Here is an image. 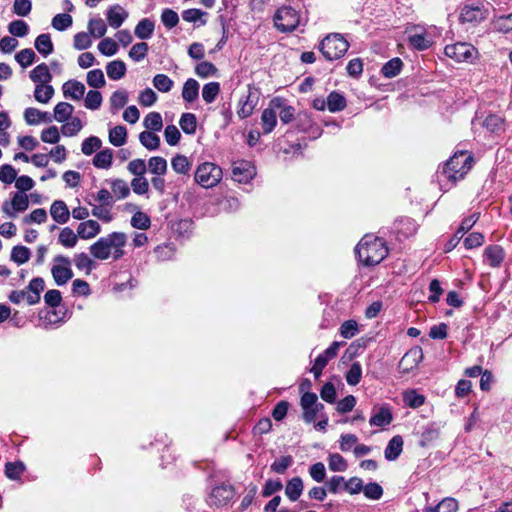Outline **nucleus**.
<instances>
[{"mask_svg": "<svg viewBox=\"0 0 512 512\" xmlns=\"http://www.w3.org/2000/svg\"><path fill=\"white\" fill-rule=\"evenodd\" d=\"M127 235L124 232H112L100 237L89 250L98 260H107L110 257L117 261L125 255L124 247L127 244Z\"/></svg>", "mask_w": 512, "mask_h": 512, "instance_id": "1", "label": "nucleus"}, {"mask_svg": "<svg viewBox=\"0 0 512 512\" xmlns=\"http://www.w3.org/2000/svg\"><path fill=\"white\" fill-rule=\"evenodd\" d=\"M356 254L365 266L379 264L388 254L385 242L372 235H365L356 246Z\"/></svg>", "mask_w": 512, "mask_h": 512, "instance_id": "2", "label": "nucleus"}, {"mask_svg": "<svg viewBox=\"0 0 512 512\" xmlns=\"http://www.w3.org/2000/svg\"><path fill=\"white\" fill-rule=\"evenodd\" d=\"M473 157L466 151L456 152L442 167L440 173L455 183L464 178L472 168Z\"/></svg>", "mask_w": 512, "mask_h": 512, "instance_id": "3", "label": "nucleus"}, {"mask_svg": "<svg viewBox=\"0 0 512 512\" xmlns=\"http://www.w3.org/2000/svg\"><path fill=\"white\" fill-rule=\"evenodd\" d=\"M348 48V41L338 33L326 36L320 43V51L329 61L337 60L343 57Z\"/></svg>", "mask_w": 512, "mask_h": 512, "instance_id": "4", "label": "nucleus"}, {"mask_svg": "<svg viewBox=\"0 0 512 512\" xmlns=\"http://www.w3.org/2000/svg\"><path fill=\"white\" fill-rule=\"evenodd\" d=\"M488 17V9L484 2L472 0L461 7L459 21L462 24L476 26Z\"/></svg>", "mask_w": 512, "mask_h": 512, "instance_id": "5", "label": "nucleus"}, {"mask_svg": "<svg viewBox=\"0 0 512 512\" xmlns=\"http://www.w3.org/2000/svg\"><path fill=\"white\" fill-rule=\"evenodd\" d=\"M222 176V169L218 165L204 162L197 167L194 178L203 188H212L221 181Z\"/></svg>", "mask_w": 512, "mask_h": 512, "instance_id": "6", "label": "nucleus"}, {"mask_svg": "<svg viewBox=\"0 0 512 512\" xmlns=\"http://www.w3.org/2000/svg\"><path fill=\"white\" fill-rule=\"evenodd\" d=\"M300 23V17L295 9L290 6L280 7L274 15V24L280 32H292Z\"/></svg>", "mask_w": 512, "mask_h": 512, "instance_id": "7", "label": "nucleus"}, {"mask_svg": "<svg viewBox=\"0 0 512 512\" xmlns=\"http://www.w3.org/2000/svg\"><path fill=\"white\" fill-rule=\"evenodd\" d=\"M445 55L457 62L472 63L478 58V50L466 42H458L447 45L444 49Z\"/></svg>", "mask_w": 512, "mask_h": 512, "instance_id": "8", "label": "nucleus"}, {"mask_svg": "<svg viewBox=\"0 0 512 512\" xmlns=\"http://www.w3.org/2000/svg\"><path fill=\"white\" fill-rule=\"evenodd\" d=\"M55 265L51 268V273L57 285H65L72 277L73 272L70 268L71 261L68 257L57 255L54 257Z\"/></svg>", "mask_w": 512, "mask_h": 512, "instance_id": "9", "label": "nucleus"}, {"mask_svg": "<svg viewBox=\"0 0 512 512\" xmlns=\"http://www.w3.org/2000/svg\"><path fill=\"white\" fill-rule=\"evenodd\" d=\"M300 404L303 409V419L307 423L314 422L318 413L324 409V405L317 401V395L312 392L304 393Z\"/></svg>", "mask_w": 512, "mask_h": 512, "instance_id": "10", "label": "nucleus"}, {"mask_svg": "<svg viewBox=\"0 0 512 512\" xmlns=\"http://www.w3.org/2000/svg\"><path fill=\"white\" fill-rule=\"evenodd\" d=\"M29 206V199L25 193L16 192L10 201H4L2 211L10 218H15L17 213L24 212Z\"/></svg>", "mask_w": 512, "mask_h": 512, "instance_id": "11", "label": "nucleus"}, {"mask_svg": "<svg viewBox=\"0 0 512 512\" xmlns=\"http://www.w3.org/2000/svg\"><path fill=\"white\" fill-rule=\"evenodd\" d=\"M423 360V350L419 346H415L408 350L399 362V370L401 373L407 374L413 371Z\"/></svg>", "mask_w": 512, "mask_h": 512, "instance_id": "12", "label": "nucleus"}, {"mask_svg": "<svg viewBox=\"0 0 512 512\" xmlns=\"http://www.w3.org/2000/svg\"><path fill=\"white\" fill-rule=\"evenodd\" d=\"M258 100V90L249 85L247 94L244 97H242L239 101V109L237 111L238 116L241 119L249 117L253 113V110L256 107Z\"/></svg>", "mask_w": 512, "mask_h": 512, "instance_id": "13", "label": "nucleus"}, {"mask_svg": "<svg viewBox=\"0 0 512 512\" xmlns=\"http://www.w3.org/2000/svg\"><path fill=\"white\" fill-rule=\"evenodd\" d=\"M255 175V168L249 163L242 161L232 168V177L239 183H247Z\"/></svg>", "mask_w": 512, "mask_h": 512, "instance_id": "14", "label": "nucleus"}, {"mask_svg": "<svg viewBox=\"0 0 512 512\" xmlns=\"http://www.w3.org/2000/svg\"><path fill=\"white\" fill-rule=\"evenodd\" d=\"M85 90V85L77 80H68L62 86L64 97L76 101L81 100L83 98Z\"/></svg>", "mask_w": 512, "mask_h": 512, "instance_id": "15", "label": "nucleus"}, {"mask_svg": "<svg viewBox=\"0 0 512 512\" xmlns=\"http://www.w3.org/2000/svg\"><path fill=\"white\" fill-rule=\"evenodd\" d=\"M106 17L109 26L114 29L119 28L123 22L128 18V13L119 4L112 5L106 12Z\"/></svg>", "mask_w": 512, "mask_h": 512, "instance_id": "16", "label": "nucleus"}, {"mask_svg": "<svg viewBox=\"0 0 512 512\" xmlns=\"http://www.w3.org/2000/svg\"><path fill=\"white\" fill-rule=\"evenodd\" d=\"M393 420L391 409L388 406H382L374 409L369 423L371 426L384 427L389 425Z\"/></svg>", "mask_w": 512, "mask_h": 512, "instance_id": "17", "label": "nucleus"}, {"mask_svg": "<svg viewBox=\"0 0 512 512\" xmlns=\"http://www.w3.org/2000/svg\"><path fill=\"white\" fill-rule=\"evenodd\" d=\"M50 214L53 220L59 224H65L70 217V211L62 200H55L50 207Z\"/></svg>", "mask_w": 512, "mask_h": 512, "instance_id": "18", "label": "nucleus"}, {"mask_svg": "<svg viewBox=\"0 0 512 512\" xmlns=\"http://www.w3.org/2000/svg\"><path fill=\"white\" fill-rule=\"evenodd\" d=\"M101 232L100 224L95 220L81 222L77 227V235L81 239H91Z\"/></svg>", "mask_w": 512, "mask_h": 512, "instance_id": "19", "label": "nucleus"}, {"mask_svg": "<svg viewBox=\"0 0 512 512\" xmlns=\"http://www.w3.org/2000/svg\"><path fill=\"white\" fill-rule=\"evenodd\" d=\"M44 288L45 283L41 277L33 278L27 287V291L29 292L27 295V303L29 305L38 303L40 301V293Z\"/></svg>", "mask_w": 512, "mask_h": 512, "instance_id": "20", "label": "nucleus"}, {"mask_svg": "<svg viewBox=\"0 0 512 512\" xmlns=\"http://www.w3.org/2000/svg\"><path fill=\"white\" fill-rule=\"evenodd\" d=\"M504 256V250L499 245L488 246L484 251L485 260L492 267H499L504 259Z\"/></svg>", "mask_w": 512, "mask_h": 512, "instance_id": "21", "label": "nucleus"}, {"mask_svg": "<svg viewBox=\"0 0 512 512\" xmlns=\"http://www.w3.org/2000/svg\"><path fill=\"white\" fill-rule=\"evenodd\" d=\"M403 444L404 442L400 435H396L390 439L384 451L385 458L388 461L396 460L402 453Z\"/></svg>", "mask_w": 512, "mask_h": 512, "instance_id": "22", "label": "nucleus"}, {"mask_svg": "<svg viewBox=\"0 0 512 512\" xmlns=\"http://www.w3.org/2000/svg\"><path fill=\"white\" fill-rule=\"evenodd\" d=\"M30 79L36 84H48L52 80L48 65L45 63L37 65L30 72Z\"/></svg>", "mask_w": 512, "mask_h": 512, "instance_id": "23", "label": "nucleus"}, {"mask_svg": "<svg viewBox=\"0 0 512 512\" xmlns=\"http://www.w3.org/2000/svg\"><path fill=\"white\" fill-rule=\"evenodd\" d=\"M303 481L300 477H293L290 479L285 487V495L291 500L296 501L299 499L303 492Z\"/></svg>", "mask_w": 512, "mask_h": 512, "instance_id": "24", "label": "nucleus"}, {"mask_svg": "<svg viewBox=\"0 0 512 512\" xmlns=\"http://www.w3.org/2000/svg\"><path fill=\"white\" fill-rule=\"evenodd\" d=\"M155 29V24L149 18H144L138 22L135 27L134 33L137 38L146 40L151 38Z\"/></svg>", "mask_w": 512, "mask_h": 512, "instance_id": "25", "label": "nucleus"}, {"mask_svg": "<svg viewBox=\"0 0 512 512\" xmlns=\"http://www.w3.org/2000/svg\"><path fill=\"white\" fill-rule=\"evenodd\" d=\"M417 230L415 222L410 218H404L395 223V231L400 237L408 238Z\"/></svg>", "mask_w": 512, "mask_h": 512, "instance_id": "26", "label": "nucleus"}, {"mask_svg": "<svg viewBox=\"0 0 512 512\" xmlns=\"http://www.w3.org/2000/svg\"><path fill=\"white\" fill-rule=\"evenodd\" d=\"M74 107L67 102H59L54 108L53 118L57 122L63 123L69 120L73 114Z\"/></svg>", "mask_w": 512, "mask_h": 512, "instance_id": "27", "label": "nucleus"}, {"mask_svg": "<svg viewBox=\"0 0 512 512\" xmlns=\"http://www.w3.org/2000/svg\"><path fill=\"white\" fill-rule=\"evenodd\" d=\"M113 151L109 148L97 152L93 158V165L99 169H108L112 165Z\"/></svg>", "mask_w": 512, "mask_h": 512, "instance_id": "28", "label": "nucleus"}, {"mask_svg": "<svg viewBox=\"0 0 512 512\" xmlns=\"http://www.w3.org/2000/svg\"><path fill=\"white\" fill-rule=\"evenodd\" d=\"M106 72L111 80H119L126 74V65L122 60H114L107 64Z\"/></svg>", "mask_w": 512, "mask_h": 512, "instance_id": "29", "label": "nucleus"}, {"mask_svg": "<svg viewBox=\"0 0 512 512\" xmlns=\"http://www.w3.org/2000/svg\"><path fill=\"white\" fill-rule=\"evenodd\" d=\"M402 67H403L402 60L398 57H395L383 65V67L381 69V74L385 78H388V79L393 78L401 72Z\"/></svg>", "mask_w": 512, "mask_h": 512, "instance_id": "30", "label": "nucleus"}, {"mask_svg": "<svg viewBox=\"0 0 512 512\" xmlns=\"http://www.w3.org/2000/svg\"><path fill=\"white\" fill-rule=\"evenodd\" d=\"M199 95V83L189 78L183 85L182 97L187 102H193L198 98Z\"/></svg>", "mask_w": 512, "mask_h": 512, "instance_id": "31", "label": "nucleus"}, {"mask_svg": "<svg viewBox=\"0 0 512 512\" xmlns=\"http://www.w3.org/2000/svg\"><path fill=\"white\" fill-rule=\"evenodd\" d=\"M127 141V129L125 126L117 125L109 131V142L115 147L124 145Z\"/></svg>", "mask_w": 512, "mask_h": 512, "instance_id": "32", "label": "nucleus"}, {"mask_svg": "<svg viewBox=\"0 0 512 512\" xmlns=\"http://www.w3.org/2000/svg\"><path fill=\"white\" fill-rule=\"evenodd\" d=\"M458 501L452 497H446L434 507H427L426 512H457Z\"/></svg>", "mask_w": 512, "mask_h": 512, "instance_id": "33", "label": "nucleus"}, {"mask_svg": "<svg viewBox=\"0 0 512 512\" xmlns=\"http://www.w3.org/2000/svg\"><path fill=\"white\" fill-rule=\"evenodd\" d=\"M35 48L44 57L50 55L54 49L50 35L40 34L35 40Z\"/></svg>", "mask_w": 512, "mask_h": 512, "instance_id": "34", "label": "nucleus"}, {"mask_svg": "<svg viewBox=\"0 0 512 512\" xmlns=\"http://www.w3.org/2000/svg\"><path fill=\"white\" fill-rule=\"evenodd\" d=\"M346 107V99L345 97L336 92H331L327 97V108L330 112H339L344 110Z\"/></svg>", "mask_w": 512, "mask_h": 512, "instance_id": "35", "label": "nucleus"}, {"mask_svg": "<svg viewBox=\"0 0 512 512\" xmlns=\"http://www.w3.org/2000/svg\"><path fill=\"white\" fill-rule=\"evenodd\" d=\"M139 141L148 150H156L160 146V138L153 131L141 132Z\"/></svg>", "mask_w": 512, "mask_h": 512, "instance_id": "36", "label": "nucleus"}, {"mask_svg": "<svg viewBox=\"0 0 512 512\" xmlns=\"http://www.w3.org/2000/svg\"><path fill=\"white\" fill-rule=\"evenodd\" d=\"M54 95V88L49 84H37L34 91L35 99L40 103H48Z\"/></svg>", "mask_w": 512, "mask_h": 512, "instance_id": "37", "label": "nucleus"}, {"mask_svg": "<svg viewBox=\"0 0 512 512\" xmlns=\"http://www.w3.org/2000/svg\"><path fill=\"white\" fill-rule=\"evenodd\" d=\"M409 43L417 50L423 51L428 49L433 41L425 33H415L409 36Z\"/></svg>", "mask_w": 512, "mask_h": 512, "instance_id": "38", "label": "nucleus"}, {"mask_svg": "<svg viewBox=\"0 0 512 512\" xmlns=\"http://www.w3.org/2000/svg\"><path fill=\"white\" fill-rule=\"evenodd\" d=\"M233 496V491L228 486H217L212 490L211 498L214 499V503L217 505H221L231 499Z\"/></svg>", "mask_w": 512, "mask_h": 512, "instance_id": "39", "label": "nucleus"}, {"mask_svg": "<svg viewBox=\"0 0 512 512\" xmlns=\"http://www.w3.org/2000/svg\"><path fill=\"white\" fill-rule=\"evenodd\" d=\"M112 194L115 200H121L129 196L130 188L126 181L115 179L111 182Z\"/></svg>", "mask_w": 512, "mask_h": 512, "instance_id": "40", "label": "nucleus"}, {"mask_svg": "<svg viewBox=\"0 0 512 512\" xmlns=\"http://www.w3.org/2000/svg\"><path fill=\"white\" fill-rule=\"evenodd\" d=\"M261 122L265 134L272 132L277 124L276 112L271 108H266L261 115Z\"/></svg>", "mask_w": 512, "mask_h": 512, "instance_id": "41", "label": "nucleus"}, {"mask_svg": "<svg viewBox=\"0 0 512 512\" xmlns=\"http://www.w3.org/2000/svg\"><path fill=\"white\" fill-rule=\"evenodd\" d=\"M179 125L184 133L192 135L197 129V119L193 113H183Z\"/></svg>", "mask_w": 512, "mask_h": 512, "instance_id": "42", "label": "nucleus"}, {"mask_svg": "<svg viewBox=\"0 0 512 512\" xmlns=\"http://www.w3.org/2000/svg\"><path fill=\"white\" fill-rule=\"evenodd\" d=\"M31 251L26 246L17 245L12 248L11 260L18 265H22L30 259Z\"/></svg>", "mask_w": 512, "mask_h": 512, "instance_id": "43", "label": "nucleus"}, {"mask_svg": "<svg viewBox=\"0 0 512 512\" xmlns=\"http://www.w3.org/2000/svg\"><path fill=\"white\" fill-rule=\"evenodd\" d=\"M128 102V93L126 90H117L110 97V107L113 113L123 108Z\"/></svg>", "mask_w": 512, "mask_h": 512, "instance_id": "44", "label": "nucleus"}, {"mask_svg": "<svg viewBox=\"0 0 512 512\" xmlns=\"http://www.w3.org/2000/svg\"><path fill=\"white\" fill-rule=\"evenodd\" d=\"M78 237L71 228L65 227L61 230L58 241L66 248H73L77 244Z\"/></svg>", "mask_w": 512, "mask_h": 512, "instance_id": "45", "label": "nucleus"}, {"mask_svg": "<svg viewBox=\"0 0 512 512\" xmlns=\"http://www.w3.org/2000/svg\"><path fill=\"white\" fill-rule=\"evenodd\" d=\"M403 401L405 405L415 409L424 404L425 397L422 394H419L416 390L412 389L403 393Z\"/></svg>", "mask_w": 512, "mask_h": 512, "instance_id": "46", "label": "nucleus"}, {"mask_svg": "<svg viewBox=\"0 0 512 512\" xmlns=\"http://www.w3.org/2000/svg\"><path fill=\"white\" fill-rule=\"evenodd\" d=\"M82 128H83L82 121L77 117H73V118H70V121L64 123L61 126V133L64 136L72 137V136L77 135L81 131Z\"/></svg>", "mask_w": 512, "mask_h": 512, "instance_id": "47", "label": "nucleus"}, {"mask_svg": "<svg viewBox=\"0 0 512 512\" xmlns=\"http://www.w3.org/2000/svg\"><path fill=\"white\" fill-rule=\"evenodd\" d=\"M328 467L333 472H345L348 463L339 453H332L328 456Z\"/></svg>", "mask_w": 512, "mask_h": 512, "instance_id": "48", "label": "nucleus"}, {"mask_svg": "<svg viewBox=\"0 0 512 512\" xmlns=\"http://www.w3.org/2000/svg\"><path fill=\"white\" fill-rule=\"evenodd\" d=\"M493 28L502 33L512 30V12L507 15L496 16L493 20Z\"/></svg>", "mask_w": 512, "mask_h": 512, "instance_id": "49", "label": "nucleus"}, {"mask_svg": "<svg viewBox=\"0 0 512 512\" xmlns=\"http://www.w3.org/2000/svg\"><path fill=\"white\" fill-rule=\"evenodd\" d=\"M143 125L150 131H160L163 126L161 114L158 112L148 113L144 118Z\"/></svg>", "mask_w": 512, "mask_h": 512, "instance_id": "50", "label": "nucleus"}, {"mask_svg": "<svg viewBox=\"0 0 512 512\" xmlns=\"http://www.w3.org/2000/svg\"><path fill=\"white\" fill-rule=\"evenodd\" d=\"M479 219V213H473L472 215L464 218L455 232V238H457V241H460V239L464 236L466 232H468L478 221Z\"/></svg>", "mask_w": 512, "mask_h": 512, "instance_id": "51", "label": "nucleus"}, {"mask_svg": "<svg viewBox=\"0 0 512 512\" xmlns=\"http://www.w3.org/2000/svg\"><path fill=\"white\" fill-rule=\"evenodd\" d=\"M74 262L76 267L79 270H84L86 274H90L95 267L93 260L84 252L76 254Z\"/></svg>", "mask_w": 512, "mask_h": 512, "instance_id": "52", "label": "nucleus"}, {"mask_svg": "<svg viewBox=\"0 0 512 512\" xmlns=\"http://www.w3.org/2000/svg\"><path fill=\"white\" fill-rule=\"evenodd\" d=\"M88 31L90 35L101 38L106 34L107 27L103 19L95 18L88 22Z\"/></svg>", "mask_w": 512, "mask_h": 512, "instance_id": "53", "label": "nucleus"}, {"mask_svg": "<svg viewBox=\"0 0 512 512\" xmlns=\"http://www.w3.org/2000/svg\"><path fill=\"white\" fill-rule=\"evenodd\" d=\"M87 84L95 89L101 88L105 85L104 73L101 69H94L87 73Z\"/></svg>", "mask_w": 512, "mask_h": 512, "instance_id": "54", "label": "nucleus"}, {"mask_svg": "<svg viewBox=\"0 0 512 512\" xmlns=\"http://www.w3.org/2000/svg\"><path fill=\"white\" fill-rule=\"evenodd\" d=\"M148 167L151 173L161 176L167 171V161L160 156L151 157L148 161Z\"/></svg>", "mask_w": 512, "mask_h": 512, "instance_id": "55", "label": "nucleus"}, {"mask_svg": "<svg viewBox=\"0 0 512 512\" xmlns=\"http://www.w3.org/2000/svg\"><path fill=\"white\" fill-rule=\"evenodd\" d=\"M172 169L178 174H187L191 168L188 158L184 155H176L171 161Z\"/></svg>", "mask_w": 512, "mask_h": 512, "instance_id": "56", "label": "nucleus"}, {"mask_svg": "<svg viewBox=\"0 0 512 512\" xmlns=\"http://www.w3.org/2000/svg\"><path fill=\"white\" fill-rule=\"evenodd\" d=\"M102 146V141L97 136H90L86 138L81 145V151L84 155H92L95 151L100 149Z\"/></svg>", "mask_w": 512, "mask_h": 512, "instance_id": "57", "label": "nucleus"}, {"mask_svg": "<svg viewBox=\"0 0 512 512\" xmlns=\"http://www.w3.org/2000/svg\"><path fill=\"white\" fill-rule=\"evenodd\" d=\"M220 92V84L218 82H209L203 86L202 97L206 103H212Z\"/></svg>", "mask_w": 512, "mask_h": 512, "instance_id": "58", "label": "nucleus"}, {"mask_svg": "<svg viewBox=\"0 0 512 512\" xmlns=\"http://www.w3.org/2000/svg\"><path fill=\"white\" fill-rule=\"evenodd\" d=\"M153 86L160 92L167 93L173 87V80L165 74H157L153 78Z\"/></svg>", "mask_w": 512, "mask_h": 512, "instance_id": "59", "label": "nucleus"}, {"mask_svg": "<svg viewBox=\"0 0 512 512\" xmlns=\"http://www.w3.org/2000/svg\"><path fill=\"white\" fill-rule=\"evenodd\" d=\"M73 23L71 15L66 13H60L53 17L51 25L58 31H64L68 29Z\"/></svg>", "mask_w": 512, "mask_h": 512, "instance_id": "60", "label": "nucleus"}, {"mask_svg": "<svg viewBox=\"0 0 512 512\" xmlns=\"http://www.w3.org/2000/svg\"><path fill=\"white\" fill-rule=\"evenodd\" d=\"M346 480L343 476H332L325 482V487L331 494H338L341 490H345Z\"/></svg>", "mask_w": 512, "mask_h": 512, "instance_id": "61", "label": "nucleus"}, {"mask_svg": "<svg viewBox=\"0 0 512 512\" xmlns=\"http://www.w3.org/2000/svg\"><path fill=\"white\" fill-rule=\"evenodd\" d=\"M102 95L97 90H90L88 91L85 99H84V105L87 109L90 110H97L100 108L102 104Z\"/></svg>", "mask_w": 512, "mask_h": 512, "instance_id": "62", "label": "nucleus"}, {"mask_svg": "<svg viewBox=\"0 0 512 512\" xmlns=\"http://www.w3.org/2000/svg\"><path fill=\"white\" fill-rule=\"evenodd\" d=\"M362 377V367L359 362H354L351 364L349 370L346 373V381L349 385L355 386L357 385Z\"/></svg>", "mask_w": 512, "mask_h": 512, "instance_id": "63", "label": "nucleus"}, {"mask_svg": "<svg viewBox=\"0 0 512 512\" xmlns=\"http://www.w3.org/2000/svg\"><path fill=\"white\" fill-rule=\"evenodd\" d=\"M131 226L136 229L146 230L151 226V220L144 212H136L131 218Z\"/></svg>", "mask_w": 512, "mask_h": 512, "instance_id": "64", "label": "nucleus"}]
</instances>
